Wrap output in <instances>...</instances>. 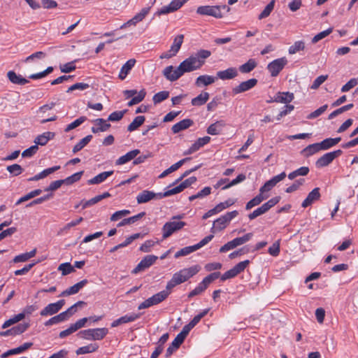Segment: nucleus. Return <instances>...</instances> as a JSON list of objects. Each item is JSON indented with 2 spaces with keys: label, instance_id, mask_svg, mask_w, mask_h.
I'll return each instance as SVG.
<instances>
[{
  "label": "nucleus",
  "instance_id": "1",
  "mask_svg": "<svg viewBox=\"0 0 358 358\" xmlns=\"http://www.w3.org/2000/svg\"><path fill=\"white\" fill-rule=\"evenodd\" d=\"M210 55V51L200 50L182 61L179 66L183 73L192 72L199 69L205 64V60Z\"/></svg>",
  "mask_w": 358,
  "mask_h": 358
},
{
  "label": "nucleus",
  "instance_id": "2",
  "mask_svg": "<svg viewBox=\"0 0 358 358\" xmlns=\"http://www.w3.org/2000/svg\"><path fill=\"white\" fill-rule=\"evenodd\" d=\"M201 270L199 265H194L189 268H185L175 273L171 279L167 282L166 288L171 292L176 286L180 285L198 273Z\"/></svg>",
  "mask_w": 358,
  "mask_h": 358
},
{
  "label": "nucleus",
  "instance_id": "3",
  "mask_svg": "<svg viewBox=\"0 0 358 358\" xmlns=\"http://www.w3.org/2000/svg\"><path fill=\"white\" fill-rule=\"evenodd\" d=\"M182 218L181 215L173 216L171 221L166 222L162 228V238L166 239L171 236L175 232L182 229L186 223L182 221H176V219Z\"/></svg>",
  "mask_w": 358,
  "mask_h": 358
},
{
  "label": "nucleus",
  "instance_id": "4",
  "mask_svg": "<svg viewBox=\"0 0 358 358\" xmlns=\"http://www.w3.org/2000/svg\"><path fill=\"white\" fill-rule=\"evenodd\" d=\"M237 210L228 212L224 215L220 217L213 222V227L210 229L212 234H216L224 230L229 224L232 219L238 215Z\"/></svg>",
  "mask_w": 358,
  "mask_h": 358
},
{
  "label": "nucleus",
  "instance_id": "5",
  "mask_svg": "<svg viewBox=\"0 0 358 358\" xmlns=\"http://www.w3.org/2000/svg\"><path fill=\"white\" fill-rule=\"evenodd\" d=\"M229 12L230 8L226 5L222 6H201L197 8L196 13L201 15L213 16L216 18L222 17L221 10Z\"/></svg>",
  "mask_w": 358,
  "mask_h": 358
},
{
  "label": "nucleus",
  "instance_id": "6",
  "mask_svg": "<svg viewBox=\"0 0 358 358\" xmlns=\"http://www.w3.org/2000/svg\"><path fill=\"white\" fill-rule=\"evenodd\" d=\"M171 294L170 291H169L166 288L164 290H162L148 299L145 300L142 302L138 307V310H142L144 308H148L150 306L157 305L159 303L162 302L165 300L169 295Z\"/></svg>",
  "mask_w": 358,
  "mask_h": 358
},
{
  "label": "nucleus",
  "instance_id": "7",
  "mask_svg": "<svg viewBox=\"0 0 358 358\" xmlns=\"http://www.w3.org/2000/svg\"><path fill=\"white\" fill-rule=\"evenodd\" d=\"M108 331L106 328L89 329L79 332L81 338L86 340H101L103 339Z\"/></svg>",
  "mask_w": 358,
  "mask_h": 358
},
{
  "label": "nucleus",
  "instance_id": "8",
  "mask_svg": "<svg viewBox=\"0 0 358 358\" xmlns=\"http://www.w3.org/2000/svg\"><path fill=\"white\" fill-rule=\"evenodd\" d=\"M280 200V196H275L269 199L267 202L262 204L260 207L255 209L252 213L248 215V218L252 220L256 217L266 213L272 207L275 206Z\"/></svg>",
  "mask_w": 358,
  "mask_h": 358
},
{
  "label": "nucleus",
  "instance_id": "9",
  "mask_svg": "<svg viewBox=\"0 0 358 358\" xmlns=\"http://www.w3.org/2000/svg\"><path fill=\"white\" fill-rule=\"evenodd\" d=\"M342 154L341 150L327 152L320 157L315 162L317 168H322L329 165L336 157Z\"/></svg>",
  "mask_w": 358,
  "mask_h": 358
},
{
  "label": "nucleus",
  "instance_id": "10",
  "mask_svg": "<svg viewBox=\"0 0 358 358\" xmlns=\"http://www.w3.org/2000/svg\"><path fill=\"white\" fill-rule=\"evenodd\" d=\"M164 193H155L149 190H143L136 196V201L138 204L147 203L152 199H160L168 196H163Z\"/></svg>",
  "mask_w": 358,
  "mask_h": 358
},
{
  "label": "nucleus",
  "instance_id": "11",
  "mask_svg": "<svg viewBox=\"0 0 358 358\" xmlns=\"http://www.w3.org/2000/svg\"><path fill=\"white\" fill-rule=\"evenodd\" d=\"M124 94L127 99L132 97L127 103L129 106H131L142 101L145 96L146 92L145 90H141L137 94V91L135 90H127L124 91Z\"/></svg>",
  "mask_w": 358,
  "mask_h": 358
},
{
  "label": "nucleus",
  "instance_id": "12",
  "mask_svg": "<svg viewBox=\"0 0 358 358\" xmlns=\"http://www.w3.org/2000/svg\"><path fill=\"white\" fill-rule=\"evenodd\" d=\"M196 181V178L195 176L189 177V178L182 181L179 185L170 189L164 192L163 196H171L173 194H178L183 191L185 189L189 187L192 184H194Z\"/></svg>",
  "mask_w": 358,
  "mask_h": 358
},
{
  "label": "nucleus",
  "instance_id": "13",
  "mask_svg": "<svg viewBox=\"0 0 358 358\" xmlns=\"http://www.w3.org/2000/svg\"><path fill=\"white\" fill-rule=\"evenodd\" d=\"M287 63V60L285 57L279 58L269 63L267 69L271 76L275 77L283 69Z\"/></svg>",
  "mask_w": 358,
  "mask_h": 358
},
{
  "label": "nucleus",
  "instance_id": "14",
  "mask_svg": "<svg viewBox=\"0 0 358 358\" xmlns=\"http://www.w3.org/2000/svg\"><path fill=\"white\" fill-rule=\"evenodd\" d=\"M158 259L155 255H147L142 259L138 265L132 271V273L136 274L151 266Z\"/></svg>",
  "mask_w": 358,
  "mask_h": 358
},
{
  "label": "nucleus",
  "instance_id": "15",
  "mask_svg": "<svg viewBox=\"0 0 358 358\" xmlns=\"http://www.w3.org/2000/svg\"><path fill=\"white\" fill-rule=\"evenodd\" d=\"M65 304L64 299L59 300L56 303H52L45 306L40 313L41 316L52 315L58 313Z\"/></svg>",
  "mask_w": 358,
  "mask_h": 358
},
{
  "label": "nucleus",
  "instance_id": "16",
  "mask_svg": "<svg viewBox=\"0 0 358 358\" xmlns=\"http://www.w3.org/2000/svg\"><path fill=\"white\" fill-rule=\"evenodd\" d=\"M183 72L181 70L180 66L176 69H173V66H166L163 71V75L166 78L170 81H176L179 79L182 75Z\"/></svg>",
  "mask_w": 358,
  "mask_h": 358
},
{
  "label": "nucleus",
  "instance_id": "17",
  "mask_svg": "<svg viewBox=\"0 0 358 358\" xmlns=\"http://www.w3.org/2000/svg\"><path fill=\"white\" fill-rule=\"evenodd\" d=\"M149 7L142 8L141 11L136 13L131 19L128 20L127 22L124 23L120 28L124 29L131 25L136 26L137 23L141 22L145 17V16L149 13Z\"/></svg>",
  "mask_w": 358,
  "mask_h": 358
},
{
  "label": "nucleus",
  "instance_id": "18",
  "mask_svg": "<svg viewBox=\"0 0 358 358\" xmlns=\"http://www.w3.org/2000/svg\"><path fill=\"white\" fill-rule=\"evenodd\" d=\"M257 83V80L255 78H251L246 81L241 83L238 85L234 87L232 89L234 94H238L247 92L253 88Z\"/></svg>",
  "mask_w": 358,
  "mask_h": 358
},
{
  "label": "nucleus",
  "instance_id": "19",
  "mask_svg": "<svg viewBox=\"0 0 358 358\" xmlns=\"http://www.w3.org/2000/svg\"><path fill=\"white\" fill-rule=\"evenodd\" d=\"M320 198V188H314L307 196L305 200L302 202L301 206L307 208L312 205L315 201Z\"/></svg>",
  "mask_w": 358,
  "mask_h": 358
},
{
  "label": "nucleus",
  "instance_id": "20",
  "mask_svg": "<svg viewBox=\"0 0 358 358\" xmlns=\"http://www.w3.org/2000/svg\"><path fill=\"white\" fill-rule=\"evenodd\" d=\"M216 75L217 78L220 80H230L236 78L238 76V71L234 67H230L226 70L217 71Z\"/></svg>",
  "mask_w": 358,
  "mask_h": 358
},
{
  "label": "nucleus",
  "instance_id": "21",
  "mask_svg": "<svg viewBox=\"0 0 358 358\" xmlns=\"http://www.w3.org/2000/svg\"><path fill=\"white\" fill-rule=\"evenodd\" d=\"M94 123L95 126L92 127V131L94 134L106 131L110 127V124L102 118L96 119Z\"/></svg>",
  "mask_w": 358,
  "mask_h": 358
},
{
  "label": "nucleus",
  "instance_id": "22",
  "mask_svg": "<svg viewBox=\"0 0 358 358\" xmlns=\"http://www.w3.org/2000/svg\"><path fill=\"white\" fill-rule=\"evenodd\" d=\"M136 61L135 59H130L122 66L118 75V78L121 80H123L127 78V75L136 64Z\"/></svg>",
  "mask_w": 358,
  "mask_h": 358
},
{
  "label": "nucleus",
  "instance_id": "23",
  "mask_svg": "<svg viewBox=\"0 0 358 358\" xmlns=\"http://www.w3.org/2000/svg\"><path fill=\"white\" fill-rule=\"evenodd\" d=\"M217 78L209 75H201L196 78L195 85L198 87L208 86L214 83Z\"/></svg>",
  "mask_w": 358,
  "mask_h": 358
},
{
  "label": "nucleus",
  "instance_id": "24",
  "mask_svg": "<svg viewBox=\"0 0 358 358\" xmlns=\"http://www.w3.org/2000/svg\"><path fill=\"white\" fill-rule=\"evenodd\" d=\"M268 196L269 194H264L263 193H262V192H259V193L256 196H255L253 199H252L246 203L245 209L248 210L252 208L253 207L259 205L263 201L268 199Z\"/></svg>",
  "mask_w": 358,
  "mask_h": 358
},
{
  "label": "nucleus",
  "instance_id": "25",
  "mask_svg": "<svg viewBox=\"0 0 358 358\" xmlns=\"http://www.w3.org/2000/svg\"><path fill=\"white\" fill-rule=\"evenodd\" d=\"M294 99L293 93L286 92H278L273 97V101L277 103H282L287 104Z\"/></svg>",
  "mask_w": 358,
  "mask_h": 358
},
{
  "label": "nucleus",
  "instance_id": "26",
  "mask_svg": "<svg viewBox=\"0 0 358 358\" xmlns=\"http://www.w3.org/2000/svg\"><path fill=\"white\" fill-rule=\"evenodd\" d=\"M87 283V280H83L73 286L70 287L67 289L64 290L60 296H69L77 294L86 284Z\"/></svg>",
  "mask_w": 358,
  "mask_h": 358
},
{
  "label": "nucleus",
  "instance_id": "27",
  "mask_svg": "<svg viewBox=\"0 0 358 358\" xmlns=\"http://www.w3.org/2000/svg\"><path fill=\"white\" fill-rule=\"evenodd\" d=\"M193 124V121L190 119H184L179 122L173 125L171 130L173 134H178L180 131L185 130Z\"/></svg>",
  "mask_w": 358,
  "mask_h": 358
},
{
  "label": "nucleus",
  "instance_id": "28",
  "mask_svg": "<svg viewBox=\"0 0 358 358\" xmlns=\"http://www.w3.org/2000/svg\"><path fill=\"white\" fill-rule=\"evenodd\" d=\"M140 153V150L138 149L133 150L130 152H128L124 155L121 156L118 158V159L116 161L117 165H122L124 164L131 160L136 158V157Z\"/></svg>",
  "mask_w": 358,
  "mask_h": 358
},
{
  "label": "nucleus",
  "instance_id": "29",
  "mask_svg": "<svg viewBox=\"0 0 358 358\" xmlns=\"http://www.w3.org/2000/svg\"><path fill=\"white\" fill-rule=\"evenodd\" d=\"M55 137V133L46 131L38 135L34 140L35 144L38 145H45L48 142Z\"/></svg>",
  "mask_w": 358,
  "mask_h": 358
},
{
  "label": "nucleus",
  "instance_id": "30",
  "mask_svg": "<svg viewBox=\"0 0 358 358\" xmlns=\"http://www.w3.org/2000/svg\"><path fill=\"white\" fill-rule=\"evenodd\" d=\"M8 80L13 84L24 85L29 83V80L17 75L15 71H10L7 73Z\"/></svg>",
  "mask_w": 358,
  "mask_h": 358
},
{
  "label": "nucleus",
  "instance_id": "31",
  "mask_svg": "<svg viewBox=\"0 0 358 358\" xmlns=\"http://www.w3.org/2000/svg\"><path fill=\"white\" fill-rule=\"evenodd\" d=\"M113 173V171H104L102 172L97 176H94L92 179L87 181L89 185H96L99 184L105 181L109 176H112Z\"/></svg>",
  "mask_w": 358,
  "mask_h": 358
},
{
  "label": "nucleus",
  "instance_id": "32",
  "mask_svg": "<svg viewBox=\"0 0 358 358\" xmlns=\"http://www.w3.org/2000/svg\"><path fill=\"white\" fill-rule=\"evenodd\" d=\"M341 141V137H337V138H326V139L323 140L322 141H321L320 143V145L322 150H327L334 147V145H337Z\"/></svg>",
  "mask_w": 358,
  "mask_h": 358
},
{
  "label": "nucleus",
  "instance_id": "33",
  "mask_svg": "<svg viewBox=\"0 0 358 358\" xmlns=\"http://www.w3.org/2000/svg\"><path fill=\"white\" fill-rule=\"evenodd\" d=\"M224 125L225 124L223 121H217L208 127L207 133L210 135H217L221 132Z\"/></svg>",
  "mask_w": 358,
  "mask_h": 358
},
{
  "label": "nucleus",
  "instance_id": "34",
  "mask_svg": "<svg viewBox=\"0 0 358 358\" xmlns=\"http://www.w3.org/2000/svg\"><path fill=\"white\" fill-rule=\"evenodd\" d=\"M209 94L206 92H203L197 96L192 99V104L193 106H199L206 103L209 99Z\"/></svg>",
  "mask_w": 358,
  "mask_h": 358
},
{
  "label": "nucleus",
  "instance_id": "35",
  "mask_svg": "<svg viewBox=\"0 0 358 358\" xmlns=\"http://www.w3.org/2000/svg\"><path fill=\"white\" fill-rule=\"evenodd\" d=\"M257 65V63L254 59H250L246 63L239 66V71L243 73H248L255 69Z\"/></svg>",
  "mask_w": 358,
  "mask_h": 358
},
{
  "label": "nucleus",
  "instance_id": "36",
  "mask_svg": "<svg viewBox=\"0 0 358 358\" xmlns=\"http://www.w3.org/2000/svg\"><path fill=\"white\" fill-rule=\"evenodd\" d=\"M98 348L99 345L96 343H90L87 345L78 348L76 352L78 355H84L87 353L96 352L98 350Z\"/></svg>",
  "mask_w": 358,
  "mask_h": 358
},
{
  "label": "nucleus",
  "instance_id": "37",
  "mask_svg": "<svg viewBox=\"0 0 358 358\" xmlns=\"http://www.w3.org/2000/svg\"><path fill=\"white\" fill-rule=\"evenodd\" d=\"M321 150H322L320 145V143H313V144L308 145L306 148H304L302 152L303 153V155L305 156L308 157V156L313 155L315 154L316 152H318Z\"/></svg>",
  "mask_w": 358,
  "mask_h": 358
},
{
  "label": "nucleus",
  "instance_id": "38",
  "mask_svg": "<svg viewBox=\"0 0 358 358\" xmlns=\"http://www.w3.org/2000/svg\"><path fill=\"white\" fill-rule=\"evenodd\" d=\"M184 36L182 34L178 35L173 40V43L171 46L170 52L175 55L178 53L183 42Z\"/></svg>",
  "mask_w": 358,
  "mask_h": 358
},
{
  "label": "nucleus",
  "instance_id": "39",
  "mask_svg": "<svg viewBox=\"0 0 358 358\" xmlns=\"http://www.w3.org/2000/svg\"><path fill=\"white\" fill-rule=\"evenodd\" d=\"M145 121V117L140 115L136 117L134 120L128 126L127 130L129 131H134L141 126Z\"/></svg>",
  "mask_w": 358,
  "mask_h": 358
},
{
  "label": "nucleus",
  "instance_id": "40",
  "mask_svg": "<svg viewBox=\"0 0 358 358\" xmlns=\"http://www.w3.org/2000/svg\"><path fill=\"white\" fill-rule=\"evenodd\" d=\"M42 192V190L40 189H34L30 192H29L28 194H25L24 196H22L21 198H20L17 202H16V205H20V203L24 202V201H27L36 196H38L39 194H41Z\"/></svg>",
  "mask_w": 358,
  "mask_h": 358
},
{
  "label": "nucleus",
  "instance_id": "41",
  "mask_svg": "<svg viewBox=\"0 0 358 358\" xmlns=\"http://www.w3.org/2000/svg\"><path fill=\"white\" fill-rule=\"evenodd\" d=\"M92 136L88 135L81 139L77 144H76L73 148V152L76 153L86 146L92 140Z\"/></svg>",
  "mask_w": 358,
  "mask_h": 358
},
{
  "label": "nucleus",
  "instance_id": "42",
  "mask_svg": "<svg viewBox=\"0 0 358 358\" xmlns=\"http://www.w3.org/2000/svg\"><path fill=\"white\" fill-rule=\"evenodd\" d=\"M183 343V341L179 338L178 337H176L174 340L172 341L171 345L168 348L166 352V356L168 357L172 355V353L177 350L179 346Z\"/></svg>",
  "mask_w": 358,
  "mask_h": 358
},
{
  "label": "nucleus",
  "instance_id": "43",
  "mask_svg": "<svg viewBox=\"0 0 358 358\" xmlns=\"http://www.w3.org/2000/svg\"><path fill=\"white\" fill-rule=\"evenodd\" d=\"M24 318V313H19L17 315H14L13 317L6 320L2 325L3 329H6L10 326L21 321Z\"/></svg>",
  "mask_w": 358,
  "mask_h": 358
},
{
  "label": "nucleus",
  "instance_id": "44",
  "mask_svg": "<svg viewBox=\"0 0 358 358\" xmlns=\"http://www.w3.org/2000/svg\"><path fill=\"white\" fill-rule=\"evenodd\" d=\"M208 285L203 280L199 285L196 286L192 292H190L188 294L189 298H192L196 295H199L202 293L207 287Z\"/></svg>",
  "mask_w": 358,
  "mask_h": 358
},
{
  "label": "nucleus",
  "instance_id": "45",
  "mask_svg": "<svg viewBox=\"0 0 358 358\" xmlns=\"http://www.w3.org/2000/svg\"><path fill=\"white\" fill-rule=\"evenodd\" d=\"M304 48L305 43L303 41H297L289 48L288 52L289 54L294 55L301 50H303Z\"/></svg>",
  "mask_w": 358,
  "mask_h": 358
},
{
  "label": "nucleus",
  "instance_id": "46",
  "mask_svg": "<svg viewBox=\"0 0 358 358\" xmlns=\"http://www.w3.org/2000/svg\"><path fill=\"white\" fill-rule=\"evenodd\" d=\"M183 165L182 161H178L176 164L171 165L169 169L164 171L159 176V178H163L168 176L169 174L177 171L180 166Z\"/></svg>",
  "mask_w": 358,
  "mask_h": 358
},
{
  "label": "nucleus",
  "instance_id": "47",
  "mask_svg": "<svg viewBox=\"0 0 358 358\" xmlns=\"http://www.w3.org/2000/svg\"><path fill=\"white\" fill-rule=\"evenodd\" d=\"M353 107V104L352 103H350V104H348V105H345V106H343L336 110H335L334 111H333L331 113H330L329 115V117H328V119L329 120H332L333 118L336 117L337 115L347 111V110H350L351 108H352Z\"/></svg>",
  "mask_w": 358,
  "mask_h": 358
},
{
  "label": "nucleus",
  "instance_id": "48",
  "mask_svg": "<svg viewBox=\"0 0 358 358\" xmlns=\"http://www.w3.org/2000/svg\"><path fill=\"white\" fill-rule=\"evenodd\" d=\"M58 270L62 272V275H66L75 271L74 267L69 262L61 264Z\"/></svg>",
  "mask_w": 358,
  "mask_h": 358
},
{
  "label": "nucleus",
  "instance_id": "49",
  "mask_svg": "<svg viewBox=\"0 0 358 358\" xmlns=\"http://www.w3.org/2000/svg\"><path fill=\"white\" fill-rule=\"evenodd\" d=\"M234 202H235L234 200L229 199L225 201L224 202H221V203H218L213 208H214L215 211L216 212V213L217 214V213H220L221 211H222L223 210L232 206L234 203Z\"/></svg>",
  "mask_w": 358,
  "mask_h": 358
},
{
  "label": "nucleus",
  "instance_id": "50",
  "mask_svg": "<svg viewBox=\"0 0 358 358\" xmlns=\"http://www.w3.org/2000/svg\"><path fill=\"white\" fill-rule=\"evenodd\" d=\"M159 243L158 241L147 240L140 247L139 250L143 252H149L151 248Z\"/></svg>",
  "mask_w": 358,
  "mask_h": 358
},
{
  "label": "nucleus",
  "instance_id": "51",
  "mask_svg": "<svg viewBox=\"0 0 358 358\" xmlns=\"http://www.w3.org/2000/svg\"><path fill=\"white\" fill-rule=\"evenodd\" d=\"M196 248H195V246L194 245H191V246H187V247H185L182 249H180V250H178L177 252H176L175 254V257L176 258H178L180 257H182V256H186L194 251H196Z\"/></svg>",
  "mask_w": 358,
  "mask_h": 358
},
{
  "label": "nucleus",
  "instance_id": "52",
  "mask_svg": "<svg viewBox=\"0 0 358 358\" xmlns=\"http://www.w3.org/2000/svg\"><path fill=\"white\" fill-rule=\"evenodd\" d=\"M169 92L167 91H162L153 96L152 101L154 103H159L169 98Z\"/></svg>",
  "mask_w": 358,
  "mask_h": 358
},
{
  "label": "nucleus",
  "instance_id": "53",
  "mask_svg": "<svg viewBox=\"0 0 358 358\" xmlns=\"http://www.w3.org/2000/svg\"><path fill=\"white\" fill-rule=\"evenodd\" d=\"M275 5V0H272L263 10V11L259 14V19L262 20L265 17H267L273 10Z\"/></svg>",
  "mask_w": 358,
  "mask_h": 358
},
{
  "label": "nucleus",
  "instance_id": "54",
  "mask_svg": "<svg viewBox=\"0 0 358 358\" xmlns=\"http://www.w3.org/2000/svg\"><path fill=\"white\" fill-rule=\"evenodd\" d=\"M130 210H121L116 211L110 216V221L112 222H116L120 219H122L124 217H126L127 215L130 214Z\"/></svg>",
  "mask_w": 358,
  "mask_h": 358
},
{
  "label": "nucleus",
  "instance_id": "55",
  "mask_svg": "<svg viewBox=\"0 0 358 358\" xmlns=\"http://www.w3.org/2000/svg\"><path fill=\"white\" fill-rule=\"evenodd\" d=\"M333 31V28L330 27L327 29V30H324L323 31L320 32L319 34H316L313 38H312V43H316L320 40L324 38L327 36H329L331 32Z\"/></svg>",
  "mask_w": 358,
  "mask_h": 358
},
{
  "label": "nucleus",
  "instance_id": "56",
  "mask_svg": "<svg viewBox=\"0 0 358 358\" xmlns=\"http://www.w3.org/2000/svg\"><path fill=\"white\" fill-rule=\"evenodd\" d=\"M86 120V117L85 116H82L78 119H76L75 121H73V122H71V124H68L66 127V129H64V131L66 132H69L71 130L78 127V126H80L81 124H83L85 121Z\"/></svg>",
  "mask_w": 358,
  "mask_h": 358
},
{
  "label": "nucleus",
  "instance_id": "57",
  "mask_svg": "<svg viewBox=\"0 0 358 358\" xmlns=\"http://www.w3.org/2000/svg\"><path fill=\"white\" fill-rule=\"evenodd\" d=\"M29 327V323L20 324L12 329L13 336H16L24 332Z\"/></svg>",
  "mask_w": 358,
  "mask_h": 358
},
{
  "label": "nucleus",
  "instance_id": "58",
  "mask_svg": "<svg viewBox=\"0 0 358 358\" xmlns=\"http://www.w3.org/2000/svg\"><path fill=\"white\" fill-rule=\"evenodd\" d=\"M140 317L139 314L136 313H130L125 315L124 316L120 317L119 319L120 320L121 324H126L128 322H134L137 320Z\"/></svg>",
  "mask_w": 358,
  "mask_h": 358
},
{
  "label": "nucleus",
  "instance_id": "59",
  "mask_svg": "<svg viewBox=\"0 0 358 358\" xmlns=\"http://www.w3.org/2000/svg\"><path fill=\"white\" fill-rule=\"evenodd\" d=\"M246 178V176L245 174H239L236 178L234 179L233 180H231V182H228L226 185H224L223 187H222V189H227L232 186H234L243 181H244Z\"/></svg>",
  "mask_w": 358,
  "mask_h": 358
},
{
  "label": "nucleus",
  "instance_id": "60",
  "mask_svg": "<svg viewBox=\"0 0 358 358\" xmlns=\"http://www.w3.org/2000/svg\"><path fill=\"white\" fill-rule=\"evenodd\" d=\"M126 112V110L121 111H115L109 115L108 120L111 122H117L124 117Z\"/></svg>",
  "mask_w": 358,
  "mask_h": 358
},
{
  "label": "nucleus",
  "instance_id": "61",
  "mask_svg": "<svg viewBox=\"0 0 358 358\" xmlns=\"http://www.w3.org/2000/svg\"><path fill=\"white\" fill-rule=\"evenodd\" d=\"M253 237L252 233H248L241 237H238L234 238V241L236 245L238 246L243 245L244 243L248 242Z\"/></svg>",
  "mask_w": 358,
  "mask_h": 358
},
{
  "label": "nucleus",
  "instance_id": "62",
  "mask_svg": "<svg viewBox=\"0 0 358 358\" xmlns=\"http://www.w3.org/2000/svg\"><path fill=\"white\" fill-rule=\"evenodd\" d=\"M358 84V78H351L346 84L341 87L342 92H347Z\"/></svg>",
  "mask_w": 358,
  "mask_h": 358
},
{
  "label": "nucleus",
  "instance_id": "63",
  "mask_svg": "<svg viewBox=\"0 0 358 358\" xmlns=\"http://www.w3.org/2000/svg\"><path fill=\"white\" fill-rule=\"evenodd\" d=\"M7 171L15 176H19L22 173V168L20 165L15 164L10 166H8L6 168Z\"/></svg>",
  "mask_w": 358,
  "mask_h": 358
},
{
  "label": "nucleus",
  "instance_id": "64",
  "mask_svg": "<svg viewBox=\"0 0 358 358\" xmlns=\"http://www.w3.org/2000/svg\"><path fill=\"white\" fill-rule=\"evenodd\" d=\"M83 173V171H80L71 175L69 177H67L66 178L64 179V183L66 185H71L73 182L78 181L80 179Z\"/></svg>",
  "mask_w": 358,
  "mask_h": 358
}]
</instances>
